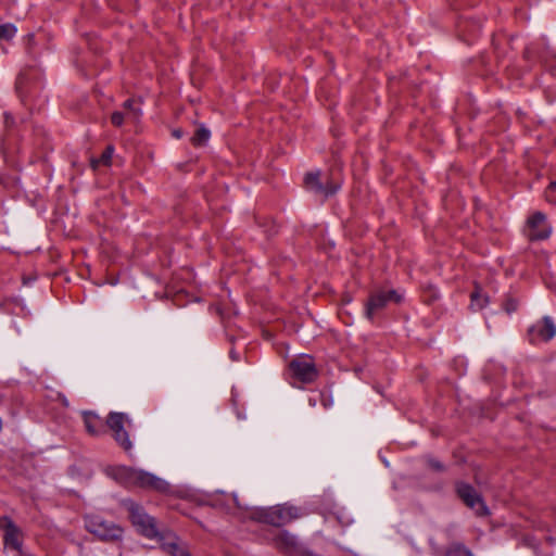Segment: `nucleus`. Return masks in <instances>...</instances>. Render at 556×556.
<instances>
[{
  "instance_id": "20e7f679",
  "label": "nucleus",
  "mask_w": 556,
  "mask_h": 556,
  "mask_svg": "<svg viewBox=\"0 0 556 556\" xmlns=\"http://www.w3.org/2000/svg\"><path fill=\"white\" fill-rule=\"evenodd\" d=\"M85 521L86 529L103 541H117L123 536L122 527L100 516H88Z\"/></svg>"
},
{
  "instance_id": "6e6552de",
  "label": "nucleus",
  "mask_w": 556,
  "mask_h": 556,
  "mask_svg": "<svg viewBox=\"0 0 556 556\" xmlns=\"http://www.w3.org/2000/svg\"><path fill=\"white\" fill-rule=\"evenodd\" d=\"M401 295L395 290H377L372 292L366 305V316L371 319L374 315L384 308L389 302H401Z\"/></svg>"
},
{
  "instance_id": "a878e982",
  "label": "nucleus",
  "mask_w": 556,
  "mask_h": 556,
  "mask_svg": "<svg viewBox=\"0 0 556 556\" xmlns=\"http://www.w3.org/2000/svg\"><path fill=\"white\" fill-rule=\"evenodd\" d=\"M507 312H511L516 309V303L509 302L506 306Z\"/></svg>"
},
{
  "instance_id": "9d476101",
  "label": "nucleus",
  "mask_w": 556,
  "mask_h": 556,
  "mask_svg": "<svg viewBox=\"0 0 556 556\" xmlns=\"http://www.w3.org/2000/svg\"><path fill=\"white\" fill-rule=\"evenodd\" d=\"M551 235V227L546 224V216L535 212L527 222V236L530 240H544Z\"/></svg>"
},
{
  "instance_id": "f3484780",
  "label": "nucleus",
  "mask_w": 556,
  "mask_h": 556,
  "mask_svg": "<svg viewBox=\"0 0 556 556\" xmlns=\"http://www.w3.org/2000/svg\"><path fill=\"white\" fill-rule=\"evenodd\" d=\"M113 151L114 149L112 146L106 147V149L101 154L100 159L91 161V166L93 168H97L99 164L110 165L113 156Z\"/></svg>"
},
{
  "instance_id": "412c9836",
  "label": "nucleus",
  "mask_w": 556,
  "mask_h": 556,
  "mask_svg": "<svg viewBox=\"0 0 556 556\" xmlns=\"http://www.w3.org/2000/svg\"><path fill=\"white\" fill-rule=\"evenodd\" d=\"M446 556H471L470 552L462 545H453Z\"/></svg>"
},
{
  "instance_id": "6ab92c4d",
  "label": "nucleus",
  "mask_w": 556,
  "mask_h": 556,
  "mask_svg": "<svg viewBox=\"0 0 556 556\" xmlns=\"http://www.w3.org/2000/svg\"><path fill=\"white\" fill-rule=\"evenodd\" d=\"M488 302L486 296H482L479 290L471 293V306L477 309H481Z\"/></svg>"
},
{
  "instance_id": "dca6fc26",
  "label": "nucleus",
  "mask_w": 556,
  "mask_h": 556,
  "mask_svg": "<svg viewBox=\"0 0 556 556\" xmlns=\"http://www.w3.org/2000/svg\"><path fill=\"white\" fill-rule=\"evenodd\" d=\"M208 138L210 131L205 127L201 126L195 130L194 135L192 136L191 142L193 146L199 147L203 146L208 140Z\"/></svg>"
},
{
  "instance_id": "7ed1b4c3",
  "label": "nucleus",
  "mask_w": 556,
  "mask_h": 556,
  "mask_svg": "<svg viewBox=\"0 0 556 556\" xmlns=\"http://www.w3.org/2000/svg\"><path fill=\"white\" fill-rule=\"evenodd\" d=\"M123 504L128 511L131 525L139 534L147 539L159 538L162 531L159 530L154 517L150 516L141 505L130 500L124 501Z\"/></svg>"
},
{
  "instance_id": "1a4fd4ad",
  "label": "nucleus",
  "mask_w": 556,
  "mask_h": 556,
  "mask_svg": "<svg viewBox=\"0 0 556 556\" xmlns=\"http://www.w3.org/2000/svg\"><path fill=\"white\" fill-rule=\"evenodd\" d=\"M156 540L162 551L170 556H191L187 545L170 531H162Z\"/></svg>"
},
{
  "instance_id": "9b49d317",
  "label": "nucleus",
  "mask_w": 556,
  "mask_h": 556,
  "mask_svg": "<svg viewBox=\"0 0 556 556\" xmlns=\"http://www.w3.org/2000/svg\"><path fill=\"white\" fill-rule=\"evenodd\" d=\"M289 367L293 376L302 382H312L317 376L315 364L309 356L293 359Z\"/></svg>"
},
{
  "instance_id": "bb28decb",
  "label": "nucleus",
  "mask_w": 556,
  "mask_h": 556,
  "mask_svg": "<svg viewBox=\"0 0 556 556\" xmlns=\"http://www.w3.org/2000/svg\"><path fill=\"white\" fill-rule=\"evenodd\" d=\"M33 39H34V36H33V35H29V36H28V40L30 41V40H33Z\"/></svg>"
},
{
  "instance_id": "0eeeda50",
  "label": "nucleus",
  "mask_w": 556,
  "mask_h": 556,
  "mask_svg": "<svg viewBox=\"0 0 556 556\" xmlns=\"http://www.w3.org/2000/svg\"><path fill=\"white\" fill-rule=\"evenodd\" d=\"M333 173L330 172V176L326 184L320 181V173L312 172L307 173L304 178L305 188L313 191L324 198H328L334 194L340 188V181L332 177Z\"/></svg>"
},
{
  "instance_id": "423d86ee",
  "label": "nucleus",
  "mask_w": 556,
  "mask_h": 556,
  "mask_svg": "<svg viewBox=\"0 0 556 556\" xmlns=\"http://www.w3.org/2000/svg\"><path fill=\"white\" fill-rule=\"evenodd\" d=\"M455 490L463 503L472 509L477 516L484 517L489 515V509L481 495L468 483L458 481L455 483Z\"/></svg>"
},
{
  "instance_id": "ddd939ff",
  "label": "nucleus",
  "mask_w": 556,
  "mask_h": 556,
  "mask_svg": "<svg viewBox=\"0 0 556 556\" xmlns=\"http://www.w3.org/2000/svg\"><path fill=\"white\" fill-rule=\"evenodd\" d=\"M529 333L532 340L538 337L543 341H548L555 337L556 326L551 317L545 316L541 323L530 328Z\"/></svg>"
},
{
  "instance_id": "a211bd4d",
  "label": "nucleus",
  "mask_w": 556,
  "mask_h": 556,
  "mask_svg": "<svg viewBox=\"0 0 556 556\" xmlns=\"http://www.w3.org/2000/svg\"><path fill=\"white\" fill-rule=\"evenodd\" d=\"M124 109L127 110V117L131 118L134 122H137L141 115V110L139 108H134L132 100L125 101Z\"/></svg>"
},
{
  "instance_id": "2eb2a0df",
  "label": "nucleus",
  "mask_w": 556,
  "mask_h": 556,
  "mask_svg": "<svg viewBox=\"0 0 556 556\" xmlns=\"http://www.w3.org/2000/svg\"><path fill=\"white\" fill-rule=\"evenodd\" d=\"M83 418L87 432L91 435H100L104 432V428L100 417L93 412H84Z\"/></svg>"
},
{
  "instance_id": "39448f33",
  "label": "nucleus",
  "mask_w": 556,
  "mask_h": 556,
  "mask_svg": "<svg viewBox=\"0 0 556 556\" xmlns=\"http://www.w3.org/2000/svg\"><path fill=\"white\" fill-rule=\"evenodd\" d=\"M130 424L131 420L124 413L112 412L106 418V426L112 431L114 440L126 452L132 448V443L125 429V426H130Z\"/></svg>"
},
{
  "instance_id": "5701e85b",
  "label": "nucleus",
  "mask_w": 556,
  "mask_h": 556,
  "mask_svg": "<svg viewBox=\"0 0 556 556\" xmlns=\"http://www.w3.org/2000/svg\"><path fill=\"white\" fill-rule=\"evenodd\" d=\"M427 463H428V466L434 470V471H443L445 468H444V465L441 464L439 460L437 459H433V458H428L427 459Z\"/></svg>"
},
{
  "instance_id": "393cba45",
  "label": "nucleus",
  "mask_w": 556,
  "mask_h": 556,
  "mask_svg": "<svg viewBox=\"0 0 556 556\" xmlns=\"http://www.w3.org/2000/svg\"><path fill=\"white\" fill-rule=\"evenodd\" d=\"M184 132L181 129H174L173 130V136L176 138V139H180L182 137Z\"/></svg>"
},
{
  "instance_id": "b1692460",
  "label": "nucleus",
  "mask_w": 556,
  "mask_h": 556,
  "mask_svg": "<svg viewBox=\"0 0 556 556\" xmlns=\"http://www.w3.org/2000/svg\"><path fill=\"white\" fill-rule=\"evenodd\" d=\"M111 122L114 126L119 127L124 122V114L121 112H114L111 115Z\"/></svg>"
},
{
  "instance_id": "f257e3e1",
  "label": "nucleus",
  "mask_w": 556,
  "mask_h": 556,
  "mask_svg": "<svg viewBox=\"0 0 556 556\" xmlns=\"http://www.w3.org/2000/svg\"><path fill=\"white\" fill-rule=\"evenodd\" d=\"M115 478L127 486H138L161 493L169 491V484L165 480L141 469L118 467Z\"/></svg>"
},
{
  "instance_id": "cd10ccee",
  "label": "nucleus",
  "mask_w": 556,
  "mask_h": 556,
  "mask_svg": "<svg viewBox=\"0 0 556 556\" xmlns=\"http://www.w3.org/2000/svg\"><path fill=\"white\" fill-rule=\"evenodd\" d=\"M9 118H10V116L7 114V115H5V121H7V123L9 122Z\"/></svg>"
},
{
  "instance_id": "f03ea898",
  "label": "nucleus",
  "mask_w": 556,
  "mask_h": 556,
  "mask_svg": "<svg viewBox=\"0 0 556 556\" xmlns=\"http://www.w3.org/2000/svg\"><path fill=\"white\" fill-rule=\"evenodd\" d=\"M250 518L275 527H281L301 517L300 509L294 506L277 505L268 508H255Z\"/></svg>"
},
{
  "instance_id": "4be33fe9",
  "label": "nucleus",
  "mask_w": 556,
  "mask_h": 556,
  "mask_svg": "<svg viewBox=\"0 0 556 556\" xmlns=\"http://www.w3.org/2000/svg\"><path fill=\"white\" fill-rule=\"evenodd\" d=\"M555 192H556V181H552L545 191V197L548 202L556 203Z\"/></svg>"
},
{
  "instance_id": "f8f14e48",
  "label": "nucleus",
  "mask_w": 556,
  "mask_h": 556,
  "mask_svg": "<svg viewBox=\"0 0 556 556\" xmlns=\"http://www.w3.org/2000/svg\"><path fill=\"white\" fill-rule=\"evenodd\" d=\"M0 528L4 531V545L16 552H21L22 547V531L21 529L9 518L2 517L0 519Z\"/></svg>"
},
{
  "instance_id": "aec40b11",
  "label": "nucleus",
  "mask_w": 556,
  "mask_h": 556,
  "mask_svg": "<svg viewBox=\"0 0 556 556\" xmlns=\"http://www.w3.org/2000/svg\"><path fill=\"white\" fill-rule=\"evenodd\" d=\"M16 33V28L12 24L0 25V40H10Z\"/></svg>"
},
{
  "instance_id": "4468645a",
  "label": "nucleus",
  "mask_w": 556,
  "mask_h": 556,
  "mask_svg": "<svg viewBox=\"0 0 556 556\" xmlns=\"http://www.w3.org/2000/svg\"><path fill=\"white\" fill-rule=\"evenodd\" d=\"M274 543L283 553H292L298 547L296 538L288 531L279 532L274 539Z\"/></svg>"
}]
</instances>
